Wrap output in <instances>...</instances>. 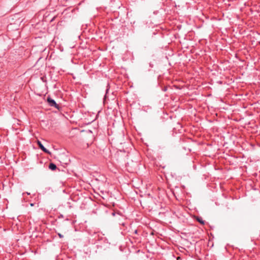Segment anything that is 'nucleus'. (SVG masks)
Wrapping results in <instances>:
<instances>
[{
    "label": "nucleus",
    "mask_w": 260,
    "mask_h": 260,
    "mask_svg": "<svg viewBox=\"0 0 260 260\" xmlns=\"http://www.w3.org/2000/svg\"><path fill=\"white\" fill-rule=\"evenodd\" d=\"M49 169L51 170H55L57 167H56V166L53 164V163H50L49 165Z\"/></svg>",
    "instance_id": "7ed1b4c3"
},
{
    "label": "nucleus",
    "mask_w": 260,
    "mask_h": 260,
    "mask_svg": "<svg viewBox=\"0 0 260 260\" xmlns=\"http://www.w3.org/2000/svg\"><path fill=\"white\" fill-rule=\"evenodd\" d=\"M57 235L59 236V237L60 238H62L63 237V236L62 234H61L60 233H58Z\"/></svg>",
    "instance_id": "39448f33"
},
{
    "label": "nucleus",
    "mask_w": 260,
    "mask_h": 260,
    "mask_svg": "<svg viewBox=\"0 0 260 260\" xmlns=\"http://www.w3.org/2000/svg\"><path fill=\"white\" fill-rule=\"evenodd\" d=\"M38 146L39 147V148L44 152L46 153H48V154H50V152L49 150H48L42 144V143L39 141H38Z\"/></svg>",
    "instance_id": "f03ea898"
},
{
    "label": "nucleus",
    "mask_w": 260,
    "mask_h": 260,
    "mask_svg": "<svg viewBox=\"0 0 260 260\" xmlns=\"http://www.w3.org/2000/svg\"><path fill=\"white\" fill-rule=\"evenodd\" d=\"M47 100L49 106H50L51 107H54L58 110L59 109L60 106H59V105L56 104V102L54 100H53L51 98L48 97Z\"/></svg>",
    "instance_id": "f257e3e1"
},
{
    "label": "nucleus",
    "mask_w": 260,
    "mask_h": 260,
    "mask_svg": "<svg viewBox=\"0 0 260 260\" xmlns=\"http://www.w3.org/2000/svg\"><path fill=\"white\" fill-rule=\"evenodd\" d=\"M196 219L199 222H200L202 225H204L205 224V221L203 220L201 217L197 216L196 217Z\"/></svg>",
    "instance_id": "20e7f679"
},
{
    "label": "nucleus",
    "mask_w": 260,
    "mask_h": 260,
    "mask_svg": "<svg viewBox=\"0 0 260 260\" xmlns=\"http://www.w3.org/2000/svg\"><path fill=\"white\" fill-rule=\"evenodd\" d=\"M135 234H137V230H135Z\"/></svg>",
    "instance_id": "423d86ee"
}]
</instances>
